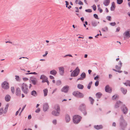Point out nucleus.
<instances>
[{"label":"nucleus","instance_id":"obj_1","mask_svg":"<svg viewBox=\"0 0 130 130\" xmlns=\"http://www.w3.org/2000/svg\"><path fill=\"white\" fill-rule=\"evenodd\" d=\"M54 109L55 110L52 111V114L55 116H59L60 111L59 106L58 105H55Z\"/></svg>","mask_w":130,"mask_h":130},{"label":"nucleus","instance_id":"obj_2","mask_svg":"<svg viewBox=\"0 0 130 130\" xmlns=\"http://www.w3.org/2000/svg\"><path fill=\"white\" fill-rule=\"evenodd\" d=\"M21 88L23 93L26 94H27L29 92L28 86L25 83H23L21 86Z\"/></svg>","mask_w":130,"mask_h":130},{"label":"nucleus","instance_id":"obj_3","mask_svg":"<svg viewBox=\"0 0 130 130\" xmlns=\"http://www.w3.org/2000/svg\"><path fill=\"white\" fill-rule=\"evenodd\" d=\"M82 117L78 115H75L73 117V121L75 124H77L80 121Z\"/></svg>","mask_w":130,"mask_h":130},{"label":"nucleus","instance_id":"obj_4","mask_svg":"<svg viewBox=\"0 0 130 130\" xmlns=\"http://www.w3.org/2000/svg\"><path fill=\"white\" fill-rule=\"evenodd\" d=\"M73 95L76 97L79 98H82L84 97V94L78 91L73 92Z\"/></svg>","mask_w":130,"mask_h":130},{"label":"nucleus","instance_id":"obj_5","mask_svg":"<svg viewBox=\"0 0 130 130\" xmlns=\"http://www.w3.org/2000/svg\"><path fill=\"white\" fill-rule=\"evenodd\" d=\"M80 72V70L78 67L76 69L73 71L71 74V77H76L78 76Z\"/></svg>","mask_w":130,"mask_h":130},{"label":"nucleus","instance_id":"obj_6","mask_svg":"<svg viewBox=\"0 0 130 130\" xmlns=\"http://www.w3.org/2000/svg\"><path fill=\"white\" fill-rule=\"evenodd\" d=\"M1 87L3 88L5 90H7L9 88V86L8 83L6 81H5L2 83Z\"/></svg>","mask_w":130,"mask_h":130},{"label":"nucleus","instance_id":"obj_7","mask_svg":"<svg viewBox=\"0 0 130 130\" xmlns=\"http://www.w3.org/2000/svg\"><path fill=\"white\" fill-rule=\"evenodd\" d=\"M127 123L125 120L123 121H120V126L121 129L122 130H125L127 126Z\"/></svg>","mask_w":130,"mask_h":130},{"label":"nucleus","instance_id":"obj_8","mask_svg":"<svg viewBox=\"0 0 130 130\" xmlns=\"http://www.w3.org/2000/svg\"><path fill=\"white\" fill-rule=\"evenodd\" d=\"M80 77L79 78L77 79V81L79 80H83L86 78V74L85 72H83L81 74Z\"/></svg>","mask_w":130,"mask_h":130},{"label":"nucleus","instance_id":"obj_9","mask_svg":"<svg viewBox=\"0 0 130 130\" xmlns=\"http://www.w3.org/2000/svg\"><path fill=\"white\" fill-rule=\"evenodd\" d=\"M59 72L60 75H63L64 73V68L63 67H59Z\"/></svg>","mask_w":130,"mask_h":130},{"label":"nucleus","instance_id":"obj_10","mask_svg":"<svg viewBox=\"0 0 130 130\" xmlns=\"http://www.w3.org/2000/svg\"><path fill=\"white\" fill-rule=\"evenodd\" d=\"M118 66L116 65L115 66V68L117 70H120L122 66V63L121 61H119L118 63Z\"/></svg>","mask_w":130,"mask_h":130},{"label":"nucleus","instance_id":"obj_11","mask_svg":"<svg viewBox=\"0 0 130 130\" xmlns=\"http://www.w3.org/2000/svg\"><path fill=\"white\" fill-rule=\"evenodd\" d=\"M15 93L17 96H21V91L19 88H16L15 90Z\"/></svg>","mask_w":130,"mask_h":130},{"label":"nucleus","instance_id":"obj_12","mask_svg":"<svg viewBox=\"0 0 130 130\" xmlns=\"http://www.w3.org/2000/svg\"><path fill=\"white\" fill-rule=\"evenodd\" d=\"M69 87L68 86H64L61 89V91L65 93H67Z\"/></svg>","mask_w":130,"mask_h":130},{"label":"nucleus","instance_id":"obj_13","mask_svg":"<svg viewBox=\"0 0 130 130\" xmlns=\"http://www.w3.org/2000/svg\"><path fill=\"white\" fill-rule=\"evenodd\" d=\"M105 91L108 93H110L112 91L111 89L110 88L109 86L108 85L105 87Z\"/></svg>","mask_w":130,"mask_h":130},{"label":"nucleus","instance_id":"obj_14","mask_svg":"<svg viewBox=\"0 0 130 130\" xmlns=\"http://www.w3.org/2000/svg\"><path fill=\"white\" fill-rule=\"evenodd\" d=\"M79 109L81 111H84L86 110V107L85 105L84 104H82L80 105L79 107Z\"/></svg>","mask_w":130,"mask_h":130},{"label":"nucleus","instance_id":"obj_15","mask_svg":"<svg viewBox=\"0 0 130 130\" xmlns=\"http://www.w3.org/2000/svg\"><path fill=\"white\" fill-rule=\"evenodd\" d=\"M49 106L47 103H45L43 105V110L44 111H46L48 109Z\"/></svg>","mask_w":130,"mask_h":130},{"label":"nucleus","instance_id":"obj_16","mask_svg":"<svg viewBox=\"0 0 130 130\" xmlns=\"http://www.w3.org/2000/svg\"><path fill=\"white\" fill-rule=\"evenodd\" d=\"M122 104V103L120 101L117 102L115 105V108H118Z\"/></svg>","mask_w":130,"mask_h":130},{"label":"nucleus","instance_id":"obj_17","mask_svg":"<svg viewBox=\"0 0 130 130\" xmlns=\"http://www.w3.org/2000/svg\"><path fill=\"white\" fill-rule=\"evenodd\" d=\"M11 99V96L9 95H6L5 97V101L7 102L9 101Z\"/></svg>","mask_w":130,"mask_h":130},{"label":"nucleus","instance_id":"obj_18","mask_svg":"<svg viewBox=\"0 0 130 130\" xmlns=\"http://www.w3.org/2000/svg\"><path fill=\"white\" fill-rule=\"evenodd\" d=\"M110 0H105L103 2V4L105 6H107L109 5L110 3Z\"/></svg>","mask_w":130,"mask_h":130},{"label":"nucleus","instance_id":"obj_19","mask_svg":"<svg viewBox=\"0 0 130 130\" xmlns=\"http://www.w3.org/2000/svg\"><path fill=\"white\" fill-rule=\"evenodd\" d=\"M65 120L66 122H69L70 120V116L68 114L66 115L65 116Z\"/></svg>","mask_w":130,"mask_h":130},{"label":"nucleus","instance_id":"obj_20","mask_svg":"<svg viewBox=\"0 0 130 130\" xmlns=\"http://www.w3.org/2000/svg\"><path fill=\"white\" fill-rule=\"evenodd\" d=\"M50 74L55 76L57 73V71L55 70H53L50 72Z\"/></svg>","mask_w":130,"mask_h":130},{"label":"nucleus","instance_id":"obj_21","mask_svg":"<svg viewBox=\"0 0 130 130\" xmlns=\"http://www.w3.org/2000/svg\"><path fill=\"white\" fill-rule=\"evenodd\" d=\"M122 111L124 113L126 114L128 111V109L126 107L124 106L122 110Z\"/></svg>","mask_w":130,"mask_h":130},{"label":"nucleus","instance_id":"obj_22","mask_svg":"<svg viewBox=\"0 0 130 130\" xmlns=\"http://www.w3.org/2000/svg\"><path fill=\"white\" fill-rule=\"evenodd\" d=\"M130 33H124L123 35L124 38L125 39L126 38H129L130 37Z\"/></svg>","mask_w":130,"mask_h":130},{"label":"nucleus","instance_id":"obj_23","mask_svg":"<svg viewBox=\"0 0 130 130\" xmlns=\"http://www.w3.org/2000/svg\"><path fill=\"white\" fill-rule=\"evenodd\" d=\"M94 128L96 129H99L103 128V126L102 125H95L94 126Z\"/></svg>","mask_w":130,"mask_h":130},{"label":"nucleus","instance_id":"obj_24","mask_svg":"<svg viewBox=\"0 0 130 130\" xmlns=\"http://www.w3.org/2000/svg\"><path fill=\"white\" fill-rule=\"evenodd\" d=\"M31 94L34 97H36L37 95V94L35 90L32 91L31 92Z\"/></svg>","mask_w":130,"mask_h":130},{"label":"nucleus","instance_id":"obj_25","mask_svg":"<svg viewBox=\"0 0 130 130\" xmlns=\"http://www.w3.org/2000/svg\"><path fill=\"white\" fill-rule=\"evenodd\" d=\"M121 90L123 94H125L126 93L127 91L126 89L122 87L121 88Z\"/></svg>","mask_w":130,"mask_h":130},{"label":"nucleus","instance_id":"obj_26","mask_svg":"<svg viewBox=\"0 0 130 130\" xmlns=\"http://www.w3.org/2000/svg\"><path fill=\"white\" fill-rule=\"evenodd\" d=\"M102 94L100 92H98L96 94V95L97 98L100 99L101 98L102 95Z\"/></svg>","mask_w":130,"mask_h":130},{"label":"nucleus","instance_id":"obj_27","mask_svg":"<svg viewBox=\"0 0 130 130\" xmlns=\"http://www.w3.org/2000/svg\"><path fill=\"white\" fill-rule=\"evenodd\" d=\"M9 104H6L4 110V113H6L7 112L8 110V107L9 106Z\"/></svg>","mask_w":130,"mask_h":130},{"label":"nucleus","instance_id":"obj_28","mask_svg":"<svg viewBox=\"0 0 130 130\" xmlns=\"http://www.w3.org/2000/svg\"><path fill=\"white\" fill-rule=\"evenodd\" d=\"M48 79V78L44 75H41L40 77V79Z\"/></svg>","mask_w":130,"mask_h":130},{"label":"nucleus","instance_id":"obj_29","mask_svg":"<svg viewBox=\"0 0 130 130\" xmlns=\"http://www.w3.org/2000/svg\"><path fill=\"white\" fill-rule=\"evenodd\" d=\"M77 87L79 89H82L84 88V86L82 85L78 84L77 85Z\"/></svg>","mask_w":130,"mask_h":130},{"label":"nucleus","instance_id":"obj_30","mask_svg":"<svg viewBox=\"0 0 130 130\" xmlns=\"http://www.w3.org/2000/svg\"><path fill=\"white\" fill-rule=\"evenodd\" d=\"M44 93V96H46L48 93V90L47 89H45L43 90Z\"/></svg>","mask_w":130,"mask_h":130},{"label":"nucleus","instance_id":"obj_31","mask_svg":"<svg viewBox=\"0 0 130 130\" xmlns=\"http://www.w3.org/2000/svg\"><path fill=\"white\" fill-rule=\"evenodd\" d=\"M113 3H114L113 2L112 3L110 8V10L112 11L114 10L115 8V5L113 4Z\"/></svg>","mask_w":130,"mask_h":130},{"label":"nucleus","instance_id":"obj_32","mask_svg":"<svg viewBox=\"0 0 130 130\" xmlns=\"http://www.w3.org/2000/svg\"><path fill=\"white\" fill-rule=\"evenodd\" d=\"M124 85L126 86H130V81L127 80L126 82L124 83Z\"/></svg>","mask_w":130,"mask_h":130},{"label":"nucleus","instance_id":"obj_33","mask_svg":"<svg viewBox=\"0 0 130 130\" xmlns=\"http://www.w3.org/2000/svg\"><path fill=\"white\" fill-rule=\"evenodd\" d=\"M92 81H91L90 83H89L88 84L87 87L88 89H90L91 86L92 84Z\"/></svg>","mask_w":130,"mask_h":130},{"label":"nucleus","instance_id":"obj_34","mask_svg":"<svg viewBox=\"0 0 130 130\" xmlns=\"http://www.w3.org/2000/svg\"><path fill=\"white\" fill-rule=\"evenodd\" d=\"M89 99L91 102V103L92 104H93L94 101V100L92 97H89Z\"/></svg>","mask_w":130,"mask_h":130},{"label":"nucleus","instance_id":"obj_35","mask_svg":"<svg viewBox=\"0 0 130 130\" xmlns=\"http://www.w3.org/2000/svg\"><path fill=\"white\" fill-rule=\"evenodd\" d=\"M31 81L32 82V83L33 84V85H36L37 81L36 80L34 79L31 80Z\"/></svg>","mask_w":130,"mask_h":130},{"label":"nucleus","instance_id":"obj_36","mask_svg":"<svg viewBox=\"0 0 130 130\" xmlns=\"http://www.w3.org/2000/svg\"><path fill=\"white\" fill-rule=\"evenodd\" d=\"M117 3L118 4H121L123 2V0H117Z\"/></svg>","mask_w":130,"mask_h":130},{"label":"nucleus","instance_id":"obj_37","mask_svg":"<svg viewBox=\"0 0 130 130\" xmlns=\"http://www.w3.org/2000/svg\"><path fill=\"white\" fill-rule=\"evenodd\" d=\"M61 84V82L60 80H58L56 82V84L57 86L60 85Z\"/></svg>","mask_w":130,"mask_h":130},{"label":"nucleus","instance_id":"obj_38","mask_svg":"<svg viewBox=\"0 0 130 130\" xmlns=\"http://www.w3.org/2000/svg\"><path fill=\"white\" fill-rule=\"evenodd\" d=\"M4 111L3 108H0V115H1L4 113Z\"/></svg>","mask_w":130,"mask_h":130},{"label":"nucleus","instance_id":"obj_39","mask_svg":"<svg viewBox=\"0 0 130 130\" xmlns=\"http://www.w3.org/2000/svg\"><path fill=\"white\" fill-rule=\"evenodd\" d=\"M92 25L93 26H96L97 25V23L95 21H92Z\"/></svg>","mask_w":130,"mask_h":130},{"label":"nucleus","instance_id":"obj_40","mask_svg":"<svg viewBox=\"0 0 130 130\" xmlns=\"http://www.w3.org/2000/svg\"><path fill=\"white\" fill-rule=\"evenodd\" d=\"M102 31L103 32H106L108 30V28L107 27H106L102 29Z\"/></svg>","mask_w":130,"mask_h":130},{"label":"nucleus","instance_id":"obj_41","mask_svg":"<svg viewBox=\"0 0 130 130\" xmlns=\"http://www.w3.org/2000/svg\"><path fill=\"white\" fill-rule=\"evenodd\" d=\"M109 24L111 26H115L116 25V24L115 22H114L110 23Z\"/></svg>","mask_w":130,"mask_h":130},{"label":"nucleus","instance_id":"obj_42","mask_svg":"<svg viewBox=\"0 0 130 130\" xmlns=\"http://www.w3.org/2000/svg\"><path fill=\"white\" fill-rule=\"evenodd\" d=\"M11 91L13 93H14V89L13 87H11Z\"/></svg>","mask_w":130,"mask_h":130},{"label":"nucleus","instance_id":"obj_43","mask_svg":"<svg viewBox=\"0 0 130 130\" xmlns=\"http://www.w3.org/2000/svg\"><path fill=\"white\" fill-rule=\"evenodd\" d=\"M105 33H102V34L101 33H100V34H99V35H100L101 36H102V37L103 38H107V36H104V34Z\"/></svg>","mask_w":130,"mask_h":130},{"label":"nucleus","instance_id":"obj_44","mask_svg":"<svg viewBox=\"0 0 130 130\" xmlns=\"http://www.w3.org/2000/svg\"><path fill=\"white\" fill-rule=\"evenodd\" d=\"M93 16L94 17V18H95V19H99V18H98V15L97 14H93Z\"/></svg>","mask_w":130,"mask_h":130},{"label":"nucleus","instance_id":"obj_45","mask_svg":"<svg viewBox=\"0 0 130 130\" xmlns=\"http://www.w3.org/2000/svg\"><path fill=\"white\" fill-rule=\"evenodd\" d=\"M85 11L86 12H91L92 11V10L90 9H86L85 10Z\"/></svg>","mask_w":130,"mask_h":130},{"label":"nucleus","instance_id":"obj_46","mask_svg":"<svg viewBox=\"0 0 130 130\" xmlns=\"http://www.w3.org/2000/svg\"><path fill=\"white\" fill-rule=\"evenodd\" d=\"M107 19L109 21H111V17L110 16H107L106 17Z\"/></svg>","mask_w":130,"mask_h":130},{"label":"nucleus","instance_id":"obj_47","mask_svg":"<svg viewBox=\"0 0 130 130\" xmlns=\"http://www.w3.org/2000/svg\"><path fill=\"white\" fill-rule=\"evenodd\" d=\"M92 7L94 11H95L96 10V7L95 5H93V6H92Z\"/></svg>","mask_w":130,"mask_h":130},{"label":"nucleus","instance_id":"obj_48","mask_svg":"<svg viewBox=\"0 0 130 130\" xmlns=\"http://www.w3.org/2000/svg\"><path fill=\"white\" fill-rule=\"evenodd\" d=\"M53 124L54 125H56L57 124V120L56 119L52 121Z\"/></svg>","mask_w":130,"mask_h":130},{"label":"nucleus","instance_id":"obj_49","mask_svg":"<svg viewBox=\"0 0 130 130\" xmlns=\"http://www.w3.org/2000/svg\"><path fill=\"white\" fill-rule=\"evenodd\" d=\"M118 97V96L117 95H113L112 97V99H115Z\"/></svg>","mask_w":130,"mask_h":130},{"label":"nucleus","instance_id":"obj_50","mask_svg":"<svg viewBox=\"0 0 130 130\" xmlns=\"http://www.w3.org/2000/svg\"><path fill=\"white\" fill-rule=\"evenodd\" d=\"M15 79L17 81H18L19 80V77L18 76V75H15Z\"/></svg>","mask_w":130,"mask_h":130},{"label":"nucleus","instance_id":"obj_51","mask_svg":"<svg viewBox=\"0 0 130 130\" xmlns=\"http://www.w3.org/2000/svg\"><path fill=\"white\" fill-rule=\"evenodd\" d=\"M99 84V81H96L95 84V85L96 86H98Z\"/></svg>","mask_w":130,"mask_h":130},{"label":"nucleus","instance_id":"obj_52","mask_svg":"<svg viewBox=\"0 0 130 130\" xmlns=\"http://www.w3.org/2000/svg\"><path fill=\"white\" fill-rule=\"evenodd\" d=\"M42 83H44L45 82H47L48 81V79H42Z\"/></svg>","mask_w":130,"mask_h":130},{"label":"nucleus","instance_id":"obj_53","mask_svg":"<svg viewBox=\"0 0 130 130\" xmlns=\"http://www.w3.org/2000/svg\"><path fill=\"white\" fill-rule=\"evenodd\" d=\"M120 121H123V120H124L123 119V117L122 116H121L120 118Z\"/></svg>","mask_w":130,"mask_h":130},{"label":"nucleus","instance_id":"obj_54","mask_svg":"<svg viewBox=\"0 0 130 130\" xmlns=\"http://www.w3.org/2000/svg\"><path fill=\"white\" fill-rule=\"evenodd\" d=\"M40 111V108H38L36 110L35 112L36 113H38Z\"/></svg>","mask_w":130,"mask_h":130},{"label":"nucleus","instance_id":"obj_55","mask_svg":"<svg viewBox=\"0 0 130 130\" xmlns=\"http://www.w3.org/2000/svg\"><path fill=\"white\" fill-rule=\"evenodd\" d=\"M82 111L83 113V114L84 115H87V113L86 112V110H84V111Z\"/></svg>","mask_w":130,"mask_h":130},{"label":"nucleus","instance_id":"obj_56","mask_svg":"<svg viewBox=\"0 0 130 130\" xmlns=\"http://www.w3.org/2000/svg\"><path fill=\"white\" fill-rule=\"evenodd\" d=\"M120 29V28L119 27H118L116 29V32H118L119 31Z\"/></svg>","mask_w":130,"mask_h":130},{"label":"nucleus","instance_id":"obj_57","mask_svg":"<svg viewBox=\"0 0 130 130\" xmlns=\"http://www.w3.org/2000/svg\"><path fill=\"white\" fill-rule=\"evenodd\" d=\"M75 8L76 9V10L75 11V12H79V10L78 9V7H76Z\"/></svg>","mask_w":130,"mask_h":130},{"label":"nucleus","instance_id":"obj_58","mask_svg":"<svg viewBox=\"0 0 130 130\" xmlns=\"http://www.w3.org/2000/svg\"><path fill=\"white\" fill-rule=\"evenodd\" d=\"M69 56V57H72V55H71V54H67V55L65 56H64L63 57H66V56Z\"/></svg>","mask_w":130,"mask_h":130},{"label":"nucleus","instance_id":"obj_59","mask_svg":"<svg viewBox=\"0 0 130 130\" xmlns=\"http://www.w3.org/2000/svg\"><path fill=\"white\" fill-rule=\"evenodd\" d=\"M65 2H66V7H68V6L69 5V3L67 1H65Z\"/></svg>","mask_w":130,"mask_h":130},{"label":"nucleus","instance_id":"obj_60","mask_svg":"<svg viewBox=\"0 0 130 130\" xmlns=\"http://www.w3.org/2000/svg\"><path fill=\"white\" fill-rule=\"evenodd\" d=\"M78 4L79 5H83V3L81 1H79L78 3Z\"/></svg>","mask_w":130,"mask_h":130},{"label":"nucleus","instance_id":"obj_61","mask_svg":"<svg viewBox=\"0 0 130 130\" xmlns=\"http://www.w3.org/2000/svg\"><path fill=\"white\" fill-rule=\"evenodd\" d=\"M48 54V52L47 51H46L45 52V54L43 55V56L44 57L46 56V55Z\"/></svg>","mask_w":130,"mask_h":130},{"label":"nucleus","instance_id":"obj_62","mask_svg":"<svg viewBox=\"0 0 130 130\" xmlns=\"http://www.w3.org/2000/svg\"><path fill=\"white\" fill-rule=\"evenodd\" d=\"M26 106V105H25L22 108V109L21 111V113H22V112L23 111V110L25 108V106Z\"/></svg>","mask_w":130,"mask_h":130},{"label":"nucleus","instance_id":"obj_63","mask_svg":"<svg viewBox=\"0 0 130 130\" xmlns=\"http://www.w3.org/2000/svg\"><path fill=\"white\" fill-rule=\"evenodd\" d=\"M23 79L24 81H27L28 80V78L26 77L23 78Z\"/></svg>","mask_w":130,"mask_h":130},{"label":"nucleus","instance_id":"obj_64","mask_svg":"<svg viewBox=\"0 0 130 130\" xmlns=\"http://www.w3.org/2000/svg\"><path fill=\"white\" fill-rule=\"evenodd\" d=\"M30 73L31 74H33L34 75H37V73L36 72H31Z\"/></svg>","mask_w":130,"mask_h":130}]
</instances>
